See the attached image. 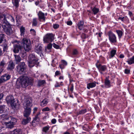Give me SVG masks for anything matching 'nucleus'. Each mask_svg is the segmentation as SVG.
Masks as SVG:
<instances>
[{
	"instance_id": "dca6fc26",
	"label": "nucleus",
	"mask_w": 134,
	"mask_h": 134,
	"mask_svg": "<svg viewBox=\"0 0 134 134\" xmlns=\"http://www.w3.org/2000/svg\"><path fill=\"white\" fill-rule=\"evenodd\" d=\"M4 124L6 127L8 128H13L14 126V125L9 121L8 122H5Z\"/></svg>"
},
{
	"instance_id": "338daca9",
	"label": "nucleus",
	"mask_w": 134,
	"mask_h": 134,
	"mask_svg": "<svg viewBox=\"0 0 134 134\" xmlns=\"http://www.w3.org/2000/svg\"><path fill=\"white\" fill-rule=\"evenodd\" d=\"M64 134H70L69 132H65Z\"/></svg>"
},
{
	"instance_id": "ea45409f",
	"label": "nucleus",
	"mask_w": 134,
	"mask_h": 134,
	"mask_svg": "<svg viewBox=\"0 0 134 134\" xmlns=\"http://www.w3.org/2000/svg\"><path fill=\"white\" fill-rule=\"evenodd\" d=\"M92 10L94 14H95L98 12L99 9L98 8L94 7L93 8Z\"/></svg>"
},
{
	"instance_id": "aec40b11",
	"label": "nucleus",
	"mask_w": 134,
	"mask_h": 134,
	"mask_svg": "<svg viewBox=\"0 0 134 134\" xmlns=\"http://www.w3.org/2000/svg\"><path fill=\"white\" fill-rule=\"evenodd\" d=\"M22 132L19 129H15L13 131L10 132L9 134H21Z\"/></svg>"
},
{
	"instance_id": "5fc2aeb1",
	"label": "nucleus",
	"mask_w": 134,
	"mask_h": 134,
	"mask_svg": "<svg viewBox=\"0 0 134 134\" xmlns=\"http://www.w3.org/2000/svg\"><path fill=\"white\" fill-rule=\"evenodd\" d=\"M60 74V72L59 71H56L55 73V75L56 76Z\"/></svg>"
},
{
	"instance_id": "9b49d317",
	"label": "nucleus",
	"mask_w": 134,
	"mask_h": 134,
	"mask_svg": "<svg viewBox=\"0 0 134 134\" xmlns=\"http://www.w3.org/2000/svg\"><path fill=\"white\" fill-rule=\"evenodd\" d=\"M35 51L36 53L40 54L41 57V54H42V47L41 44H38L35 46Z\"/></svg>"
},
{
	"instance_id": "412c9836",
	"label": "nucleus",
	"mask_w": 134,
	"mask_h": 134,
	"mask_svg": "<svg viewBox=\"0 0 134 134\" xmlns=\"http://www.w3.org/2000/svg\"><path fill=\"white\" fill-rule=\"evenodd\" d=\"M20 35L21 36L24 37V35L25 33V28L23 26L21 27L20 28Z\"/></svg>"
},
{
	"instance_id": "bf43d9fd",
	"label": "nucleus",
	"mask_w": 134,
	"mask_h": 134,
	"mask_svg": "<svg viewBox=\"0 0 134 134\" xmlns=\"http://www.w3.org/2000/svg\"><path fill=\"white\" fill-rule=\"evenodd\" d=\"M59 79L60 80H63V77L62 76H60L59 77Z\"/></svg>"
},
{
	"instance_id": "39448f33",
	"label": "nucleus",
	"mask_w": 134,
	"mask_h": 134,
	"mask_svg": "<svg viewBox=\"0 0 134 134\" xmlns=\"http://www.w3.org/2000/svg\"><path fill=\"white\" fill-rule=\"evenodd\" d=\"M54 39V36L53 34L48 33L44 36L43 41L44 43H48L52 42Z\"/></svg>"
},
{
	"instance_id": "4468645a",
	"label": "nucleus",
	"mask_w": 134,
	"mask_h": 134,
	"mask_svg": "<svg viewBox=\"0 0 134 134\" xmlns=\"http://www.w3.org/2000/svg\"><path fill=\"white\" fill-rule=\"evenodd\" d=\"M105 85L107 88L110 87V82L108 77H106L105 79Z\"/></svg>"
},
{
	"instance_id": "c03bdc74",
	"label": "nucleus",
	"mask_w": 134,
	"mask_h": 134,
	"mask_svg": "<svg viewBox=\"0 0 134 134\" xmlns=\"http://www.w3.org/2000/svg\"><path fill=\"white\" fill-rule=\"evenodd\" d=\"M50 110V109L48 107L45 108L42 110L43 111H49Z\"/></svg>"
},
{
	"instance_id": "0e129e2a",
	"label": "nucleus",
	"mask_w": 134,
	"mask_h": 134,
	"mask_svg": "<svg viewBox=\"0 0 134 134\" xmlns=\"http://www.w3.org/2000/svg\"><path fill=\"white\" fill-rule=\"evenodd\" d=\"M39 3L38 2H35V4L36 5H37Z\"/></svg>"
},
{
	"instance_id": "4be33fe9",
	"label": "nucleus",
	"mask_w": 134,
	"mask_h": 134,
	"mask_svg": "<svg viewBox=\"0 0 134 134\" xmlns=\"http://www.w3.org/2000/svg\"><path fill=\"white\" fill-rule=\"evenodd\" d=\"M96 86V82H94L89 83L87 84V88L89 89L91 88H92Z\"/></svg>"
},
{
	"instance_id": "9d476101",
	"label": "nucleus",
	"mask_w": 134,
	"mask_h": 134,
	"mask_svg": "<svg viewBox=\"0 0 134 134\" xmlns=\"http://www.w3.org/2000/svg\"><path fill=\"white\" fill-rule=\"evenodd\" d=\"M38 59L37 58L31 60H28V65L30 67L34 66L35 64L38 63Z\"/></svg>"
},
{
	"instance_id": "f8f14e48",
	"label": "nucleus",
	"mask_w": 134,
	"mask_h": 134,
	"mask_svg": "<svg viewBox=\"0 0 134 134\" xmlns=\"http://www.w3.org/2000/svg\"><path fill=\"white\" fill-rule=\"evenodd\" d=\"M7 19L10 20L12 22H14V19L12 16L9 14H7L4 16V20L5 21L4 22L8 23Z\"/></svg>"
},
{
	"instance_id": "393cba45",
	"label": "nucleus",
	"mask_w": 134,
	"mask_h": 134,
	"mask_svg": "<svg viewBox=\"0 0 134 134\" xmlns=\"http://www.w3.org/2000/svg\"><path fill=\"white\" fill-rule=\"evenodd\" d=\"M7 107L4 105L0 106V114L4 112L6 110Z\"/></svg>"
},
{
	"instance_id": "09e8293b",
	"label": "nucleus",
	"mask_w": 134,
	"mask_h": 134,
	"mask_svg": "<svg viewBox=\"0 0 134 134\" xmlns=\"http://www.w3.org/2000/svg\"><path fill=\"white\" fill-rule=\"evenodd\" d=\"M3 96V95L2 93L0 94V103H1V100L2 99Z\"/></svg>"
},
{
	"instance_id": "ddd939ff",
	"label": "nucleus",
	"mask_w": 134,
	"mask_h": 134,
	"mask_svg": "<svg viewBox=\"0 0 134 134\" xmlns=\"http://www.w3.org/2000/svg\"><path fill=\"white\" fill-rule=\"evenodd\" d=\"M21 47L18 44L14 45V47L13 51L15 53H17L19 52V50L21 49Z\"/></svg>"
},
{
	"instance_id": "0eeeda50",
	"label": "nucleus",
	"mask_w": 134,
	"mask_h": 134,
	"mask_svg": "<svg viewBox=\"0 0 134 134\" xmlns=\"http://www.w3.org/2000/svg\"><path fill=\"white\" fill-rule=\"evenodd\" d=\"M17 71L19 72L21 74L23 73L26 68L25 63L23 62L20 63L16 67Z\"/></svg>"
},
{
	"instance_id": "c85d7f7f",
	"label": "nucleus",
	"mask_w": 134,
	"mask_h": 134,
	"mask_svg": "<svg viewBox=\"0 0 134 134\" xmlns=\"http://www.w3.org/2000/svg\"><path fill=\"white\" fill-rule=\"evenodd\" d=\"M46 83L44 80H39L38 81L37 85L38 86H43Z\"/></svg>"
},
{
	"instance_id": "a18cd8bd",
	"label": "nucleus",
	"mask_w": 134,
	"mask_h": 134,
	"mask_svg": "<svg viewBox=\"0 0 134 134\" xmlns=\"http://www.w3.org/2000/svg\"><path fill=\"white\" fill-rule=\"evenodd\" d=\"M53 46L54 48L58 49L59 48V46L55 43H53Z\"/></svg>"
},
{
	"instance_id": "8fccbe9b",
	"label": "nucleus",
	"mask_w": 134,
	"mask_h": 134,
	"mask_svg": "<svg viewBox=\"0 0 134 134\" xmlns=\"http://www.w3.org/2000/svg\"><path fill=\"white\" fill-rule=\"evenodd\" d=\"M78 53V52L76 49H74L73 51V54L74 55L77 54Z\"/></svg>"
},
{
	"instance_id": "a19ab883",
	"label": "nucleus",
	"mask_w": 134,
	"mask_h": 134,
	"mask_svg": "<svg viewBox=\"0 0 134 134\" xmlns=\"http://www.w3.org/2000/svg\"><path fill=\"white\" fill-rule=\"evenodd\" d=\"M52 45L51 43L49 44L47 46V47L46 48V50L47 49H50L52 47Z\"/></svg>"
},
{
	"instance_id": "e2e57ef3",
	"label": "nucleus",
	"mask_w": 134,
	"mask_h": 134,
	"mask_svg": "<svg viewBox=\"0 0 134 134\" xmlns=\"http://www.w3.org/2000/svg\"><path fill=\"white\" fill-rule=\"evenodd\" d=\"M3 71V69H2V68L0 69V74L1 73V72L2 71Z\"/></svg>"
},
{
	"instance_id": "f03ea898",
	"label": "nucleus",
	"mask_w": 134,
	"mask_h": 134,
	"mask_svg": "<svg viewBox=\"0 0 134 134\" xmlns=\"http://www.w3.org/2000/svg\"><path fill=\"white\" fill-rule=\"evenodd\" d=\"M32 80L26 76H20L17 80L16 84H18L19 87L21 86L23 87H25L32 83Z\"/></svg>"
},
{
	"instance_id": "c756f323",
	"label": "nucleus",
	"mask_w": 134,
	"mask_h": 134,
	"mask_svg": "<svg viewBox=\"0 0 134 134\" xmlns=\"http://www.w3.org/2000/svg\"><path fill=\"white\" fill-rule=\"evenodd\" d=\"M116 52V50H112L110 52V55L109 56V58L111 59L113 58L115 55Z\"/></svg>"
},
{
	"instance_id": "052dcab7",
	"label": "nucleus",
	"mask_w": 134,
	"mask_h": 134,
	"mask_svg": "<svg viewBox=\"0 0 134 134\" xmlns=\"http://www.w3.org/2000/svg\"><path fill=\"white\" fill-rule=\"evenodd\" d=\"M26 55V53H25L23 54H22V57H23L24 58V57H25Z\"/></svg>"
},
{
	"instance_id": "79ce46f5",
	"label": "nucleus",
	"mask_w": 134,
	"mask_h": 134,
	"mask_svg": "<svg viewBox=\"0 0 134 134\" xmlns=\"http://www.w3.org/2000/svg\"><path fill=\"white\" fill-rule=\"evenodd\" d=\"M31 33L33 35H35L36 34L35 31L34 29H31L30 30Z\"/></svg>"
},
{
	"instance_id": "864d4df0",
	"label": "nucleus",
	"mask_w": 134,
	"mask_h": 134,
	"mask_svg": "<svg viewBox=\"0 0 134 134\" xmlns=\"http://www.w3.org/2000/svg\"><path fill=\"white\" fill-rule=\"evenodd\" d=\"M67 23L68 25H71L72 24V23L71 21H68Z\"/></svg>"
},
{
	"instance_id": "3c124183",
	"label": "nucleus",
	"mask_w": 134,
	"mask_h": 134,
	"mask_svg": "<svg viewBox=\"0 0 134 134\" xmlns=\"http://www.w3.org/2000/svg\"><path fill=\"white\" fill-rule=\"evenodd\" d=\"M53 28L55 29H56L59 27V25L58 24H54L53 25Z\"/></svg>"
},
{
	"instance_id": "cd10ccee",
	"label": "nucleus",
	"mask_w": 134,
	"mask_h": 134,
	"mask_svg": "<svg viewBox=\"0 0 134 134\" xmlns=\"http://www.w3.org/2000/svg\"><path fill=\"white\" fill-rule=\"evenodd\" d=\"M6 62L4 60H2L0 63V69L2 68L3 70V68L6 65Z\"/></svg>"
},
{
	"instance_id": "de8ad7c7",
	"label": "nucleus",
	"mask_w": 134,
	"mask_h": 134,
	"mask_svg": "<svg viewBox=\"0 0 134 134\" xmlns=\"http://www.w3.org/2000/svg\"><path fill=\"white\" fill-rule=\"evenodd\" d=\"M57 121L55 119H53L51 120L52 123L53 124H55L56 122Z\"/></svg>"
},
{
	"instance_id": "37998d69",
	"label": "nucleus",
	"mask_w": 134,
	"mask_h": 134,
	"mask_svg": "<svg viewBox=\"0 0 134 134\" xmlns=\"http://www.w3.org/2000/svg\"><path fill=\"white\" fill-rule=\"evenodd\" d=\"M86 111V110L84 109L80 111L79 112V114H83L85 113Z\"/></svg>"
},
{
	"instance_id": "6ab92c4d",
	"label": "nucleus",
	"mask_w": 134,
	"mask_h": 134,
	"mask_svg": "<svg viewBox=\"0 0 134 134\" xmlns=\"http://www.w3.org/2000/svg\"><path fill=\"white\" fill-rule=\"evenodd\" d=\"M28 116L27 117H25L27 118L26 119H23L22 122L23 124L26 125L27 123L29 122L31 120V118Z\"/></svg>"
},
{
	"instance_id": "bb28decb",
	"label": "nucleus",
	"mask_w": 134,
	"mask_h": 134,
	"mask_svg": "<svg viewBox=\"0 0 134 134\" xmlns=\"http://www.w3.org/2000/svg\"><path fill=\"white\" fill-rule=\"evenodd\" d=\"M14 65L12 62H10L7 68L8 70H12L14 68Z\"/></svg>"
},
{
	"instance_id": "680f3d73",
	"label": "nucleus",
	"mask_w": 134,
	"mask_h": 134,
	"mask_svg": "<svg viewBox=\"0 0 134 134\" xmlns=\"http://www.w3.org/2000/svg\"><path fill=\"white\" fill-rule=\"evenodd\" d=\"M3 82V80L2 79H0V84Z\"/></svg>"
},
{
	"instance_id": "774afa93",
	"label": "nucleus",
	"mask_w": 134,
	"mask_h": 134,
	"mask_svg": "<svg viewBox=\"0 0 134 134\" xmlns=\"http://www.w3.org/2000/svg\"><path fill=\"white\" fill-rule=\"evenodd\" d=\"M129 14L130 15H132V13L130 12H129Z\"/></svg>"
},
{
	"instance_id": "b1692460",
	"label": "nucleus",
	"mask_w": 134,
	"mask_h": 134,
	"mask_svg": "<svg viewBox=\"0 0 134 134\" xmlns=\"http://www.w3.org/2000/svg\"><path fill=\"white\" fill-rule=\"evenodd\" d=\"M118 19L121 20L122 21L124 22H128L129 21L128 19L126 16H124L122 17L120 16Z\"/></svg>"
},
{
	"instance_id": "2eb2a0df",
	"label": "nucleus",
	"mask_w": 134,
	"mask_h": 134,
	"mask_svg": "<svg viewBox=\"0 0 134 134\" xmlns=\"http://www.w3.org/2000/svg\"><path fill=\"white\" fill-rule=\"evenodd\" d=\"M39 18L40 20H43L44 21L45 20L44 14L41 11H40L38 14Z\"/></svg>"
},
{
	"instance_id": "f704fd0d",
	"label": "nucleus",
	"mask_w": 134,
	"mask_h": 134,
	"mask_svg": "<svg viewBox=\"0 0 134 134\" xmlns=\"http://www.w3.org/2000/svg\"><path fill=\"white\" fill-rule=\"evenodd\" d=\"M116 32L118 35L119 38H121L122 36L123 32L121 31L118 30H116Z\"/></svg>"
},
{
	"instance_id": "58836bf2",
	"label": "nucleus",
	"mask_w": 134,
	"mask_h": 134,
	"mask_svg": "<svg viewBox=\"0 0 134 134\" xmlns=\"http://www.w3.org/2000/svg\"><path fill=\"white\" fill-rule=\"evenodd\" d=\"M83 24V23L82 22H80L78 23V26L80 30H81L82 29Z\"/></svg>"
},
{
	"instance_id": "f257e3e1",
	"label": "nucleus",
	"mask_w": 134,
	"mask_h": 134,
	"mask_svg": "<svg viewBox=\"0 0 134 134\" xmlns=\"http://www.w3.org/2000/svg\"><path fill=\"white\" fill-rule=\"evenodd\" d=\"M24 102L23 105L25 111L24 115V117H27L29 116L31 113V100L30 98L25 97L24 98Z\"/></svg>"
},
{
	"instance_id": "a878e982",
	"label": "nucleus",
	"mask_w": 134,
	"mask_h": 134,
	"mask_svg": "<svg viewBox=\"0 0 134 134\" xmlns=\"http://www.w3.org/2000/svg\"><path fill=\"white\" fill-rule=\"evenodd\" d=\"M48 102V100L45 99L41 102L40 105L42 107H44L47 105Z\"/></svg>"
},
{
	"instance_id": "4d7b16f0",
	"label": "nucleus",
	"mask_w": 134,
	"mask_h": 134,
	"mask_svg": "<svg viewBox=\"0 0 134 134\" xmlns=\"http://www.w3.org/2000/svg\"><path fill=\"white\" fill-rule=\"evenodd\" d=\"M119 57L121 58H124V55L123 54H121L119 56Z\"/></svg>"
},
{
	"instance_id": "13d9d810",
	"label": "nucleus",
	"mask_w": 134,
	"mask_h": 134,
	"mask_svg": "<svg viewBox=\"0 0 134 134\" xmlns=\"http://www.w3.org/2000/svg\"><path fill=\"white\" fill-rule=\"evenodd\" d=\"M37 110V108H34V113H35Z\"/></svg>"
},
{
	"instance_id": "c9c22d12",
	"label": "nucleus",
	"mask_w": 134,
	"mask_h": 134,
	"mask_svg": "<svg viewBox=\"0 0 134 134\" xmlns=\"http://www.w3.org/2000/svg\"><path fill=\"white\" fill-rule=\"evenodd\" d=\"M37 58L35 55L33 54H31L29 55V57L28 60H31L33 59H36Z\"/></svg>"
},
{
	"instance_id": "69168bd1",
	"label": "nucleus",
	"mask_w": 134,
	"mask_h": 134,
	"mask_svg": "<svg viewBox=\"0 0 134 134\" xmlns=\"http://www.w3.org/2000/svg\"><path fill=\"white\" fill-rule=\"evenodd\" d=\"M38 118V115H36L35 117V119L36 120Z\"/></svg>"
},
{
	"instance_id": "72a5a7b5",
	"label": "nucleus",
	"mask_w": 134,
	"mask_h": 134,
	"mask_svg": "<svg viewBox=\"0 0 134 134\" xmlns=\"http://www.w3.org/2000/svg\"><path fill=\"white\" fill-rule=\"evenodd\" d=\"M20 0H12V3L16 7L19 6V2Z\"/></svg>"
},
{
	"instance_id": "5701e85b",
	"label": "nucleus",
	"mask_w": 134,
	"mask_h": 134,
	"mask_svg": "<svg viewBox=\"0 0 134 134\" xmlns=\"http://www.w3.org/2000/svg\"><path fill=\"white\" fill-rule=\"evenodd\" d=\"M128 64L131 65L134 63V55L128 59L127 61Z\"/></svg>"
},
{
	"instance_id": "6e6552de",
	"label": "nucleus",
	"mask_w": 134,
	"mask_h": 134,
	"mask_svg": "<svg viewBox=\"0 0 134 134\" xmlns=\"http://www.w3.org/2000/svg\"><path fill=\"white\" fill-rule=\"evenodd\" d=\"M109 39L111 43H115L116 42V37L113 33L111 31L108 32Z\"/></svg>"
},
{
	"instance_id": "473e14b6",
	"label": "nucleus",
	"mask_w": 134,
	"mask_h": 134,
	"mask_svg": "<svg viewBox=\"0 0 134 134\" xmlns=\"http://www.w3.org/2000/svg\"><path fill=\"white\" fill-rule=\"evenodd\" d=\"M50 127L48 125L44 127L43 128L42 131L45 133H47Z\"/></svg>"
},
{
	"instance_id": "7ed1b4c3",
	"label": "nucleus",
	"mask_w": 134,
	"mask_h": 134,
	"mask_svg": "<svg viewBox=\"0 0 134 134\" xmlns=\"http://www.w3.org/2000/svg\"><path fill=\"white\" fill-rule=\"evenodd\" d=\"M22 44L25 51H29L31 49V43L29 39L24 38L22 40Z\"/></svg>"
},
{
	"instance_id": "2f4dec72",
	"label": "nucleus",
	"mask_w": 134,
	"mask_h": 134,
	"mask_svg": "<svg viewBox=\"0 0 134 134\" xmlns=\"http://www.w3.org/2000/svg\"><path fill=\"white\" fill-rule=\"evenodd\" d=\"M15 57V60L16 63H19L21 61V58L20 57L16 55H14Z\"/></svg>"
},
{
	"instance_id": "1a4fd4ad",
	"label": "nucleus",
	"mask_w": 134,
	"mask_h": 134,
	"mask_svg": "<svg viewBox=\"0 0 134 134\" xmlns=\"http://www.w3.org/2000/svg\"><path fill=\"white\" fill-rule=\"evenodd\" d=\"M2 116L4 118V119L7 120L9 119L10 120L9 121L14 125H15L16 122L17 121V119L15 118H14L12 117L9 116L6 114H3L2 115Z\"/></svg>"
},
{
	"instance_id": "423d86ee",
	"label": "nucleus",
	"mask_w": 134,
	"mask_h": 134,
	"mask_svg": "<svg viewBox=\"0 0 134 134\" xmlns=\"http://www.w3.org/2000/svg\"><path fill=\"white\" fill-rule=\"evenodd\" d=\"M6 99L8 103L10 104L13 108L16 107V104L13 96H9L6 98Z\"/></svg>"
},
{
	"instance_id": "4c0bfd02",
	"label": "nucleus",
	"mask_w": 134,
	"mask_h": 134,
	"mask_svg": "<svg viewBox=\"0 0 134 134\" xmlns=\"http://www.w3.org/2000/svg\"><path fill=\"white\" fill-rule=\"evenodd\" d=\"M5 37L4 35L3 34H0V43H2Z\"/></svg>"
},
{
	"instance_id": "20e7f679",
	"label": "nucleus",
	"mask_w": 134,
	"mask_h": 134,
	"mask_svg": "<svg viewBox=\"0 0 134 134\" xmlns=\"http://www.w3.org/2000/svg\"><path fill=\"white\" fill-rule=\"evenodd\" d=\"M2 26L7 34L10 35L12 34L13 31L11 26L8 23L4 22L2 24Z\"/></svg>"
},
{
	"instance_id": "6e6d98bb",
	"label": "nucleus",
	"mask_w": 134,
	"mask_h": 134,
	"mask_svg": "<svg viewBox=\"0 0 134 134\" xmlns=\"http://www.w3.org/2000/svg\"><path fill=\"white\" fill-rule=\"evenodd\" d=\"M70 90L72 92L74 90V86L73 85H71V88L70 89Z\"/></svg>"
},
{
	"instance_id": "e433bc0d",
	"label": "nucleus",
	"mask_w": 134,
	"mask_h": 134,
	"mask_svg": "<svg viewBox=\"0 0 134 134\" xmlns=\"http://www.w3.org/2000/svg\"><path fill=\"white\" fill-rule=\"evenodd\" d=\"M37 19L36 18H34L32 21V25L34 26H36L37 25Z\"/></svg>"
},
{
	"instance_id": "f3484780",
	"label": "nucleus",
	"mask_w": 134,
	"mask_h": 134,
	"mask_svg": "<svg viewBox=\"0 0 134 134\" xmlns=\"http://www.w3.org/2000/svg\"><path fill=\"white\" fill-rule=\"evenodd\" d=\"M10 77L9 75L5 74L2 76L1 79L3 82L9 80L10 78Z\"/></svg>"
},
{
	"instance_id": "7c9ffc66",
	"label": "nucleus",
	"mask_w": 134,
	"mask_h": 134,
	"mask_svg": "<svg viewBox=\"0 0 134 134\" xmlns=\"http://www.w3.org/2000/svg\"><path fill=\"white\" fill-rule=\"evenodd\" d=\"M62 64L59 65V67L61 69H63L64 68V66L66 65H67V62L64 60H62Z\"/></svg>"
},
{
	"instance_id": "603ef678",
	"label": "nucleus",
	"mask_w": 134,
	"mask_h": 134,
	"mask_svg": "<svg viewBox=\"0 0 134 134\" xmlns=\"http://www.w3.org/2000/svg\"><path fill=\"white\" fill-rule=\"evenodd\" d=\"M60 85H62L61 84H59L58 83H57L55 85V87H59Z\"/></svg>"
},
{
	"instance_id": "49530a36",
	"label": "nucleus",
	"mask_w": 134,
	"mask_h": 134,
	"mask_svg": "<svg viewBox=\"0 0 134 134\" xmlns=\"http://www.w3.org/2000/svg\"><path fill=\"white\" fill-rule=\"evenodd\" d=\"M125 72L126 74H129L130 72V70L129 69H126L125 70Z\"/></svg>"
},
{
	"instance_id": "a211bd4d",
	"label": "nucleus",
	"mask_w": 134,
	"mask_h": 134,
	"mask_svg": "<svg viewBox=\"0 0 134 134\" xmlns=\"http://www.w3.org/2000/svg\"><path fill=\"white\" fill-rule=\"evenodd\" d=\"M96 65L100 71H104L106 70V67L105 66H102L100 64L99 65H98L96 64Z\"/></svg>"
}]
</instances>
